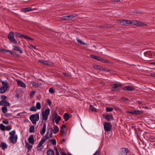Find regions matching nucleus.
<instances>
[{
  "label": "nucleus",
  "instance_id": "obj_1",
  "mask_svg": "<svg viewBox=\"0 0 155 155\" xmlns=\"http://www.w3.org/2000/svg\"><path fill=\"white\" fill-rule=\"evenodd\" d=\"M9 134L10 135L8 138L9 140L11 143L15 144L17 142L18 139V136L16 134L15 130L10 131Z\"/></svg>",
  "mask_w": 155,
  "mask_h": 155
},
{
  "label": "nucleus",
  "instance_id": "obj_2",
  "mask_svg": "<svg viewBox=\"0 0 155 155\" xmlns=\"http://www.w3.org/2000/svg\"><path fill=\"white\" fill-rule=\"evenodd\" d=\"M39 115L38 114H33L30 115L29 119L33 124H36V122L39 120Z\"/></svg>",
  "mask_w": 155,
  "mask_h": 155
},
{
  "label": "nucleus",
  "instance_id": "obj_3",
  "mask_svg": "<svg viewBox=\"0 0 155 155\" xmlns=\"http://www.w3.org/2000/svg\"><path fill=\"white\" fill-rule=\"evenodd\" d=\"M8 39L11 42L15 44L17 43V41L14 38V34L13 32L12 31H10L8 34Z\"/></svg>",
  "mask_w": 155,
  "mask_h": 155
},
{
  "label": "nucleus",
  "instance_id": "obj_4",
  "mask_svg": "<svg viewBox=\"0 0 155 155\" xmlns=\"http://www.w3.org/2000/svg\"><path fill=\"white\" fill-rule=\"evenodd\" d=\"M103 125L105 132H109L111 130L112 125L111 123L105 122L104 123Z\"/></svg>",
  "mask_w": 155,
  "mask_h": 155
},
{
  "label": "nucleus",
  "instance_id": "obj_5",
  "mask_svg": "<svg viewBox=\"0 0 155 155\" xmlns=\"http://www.w3.org/2000/svg\"><path fill=\"white\" fill-rule=\"evenodd\" d=\"M110 86L112 87V88L111 89V91H119L120 90V89L119 88V87H121L122 85L116 83L111 84Z\"/></svg>",
  "mask_w": 155,
  "mask_h": 155
},
{
  "label": "nucleus",
  "instance_id": "obj_6",
  "mask_svg": "<svg viewBox=\"0 0 155 155\" xmlns=\"http://www.w3.org/2000/svg\"><path fill=\"white\" fill-rule=\"evenodd\" d=\"M50 109L48 108L45 111L42 112V117L44 120H47L48 116L50 114Z\"/></svg>",
  "mask_w": 155,
  "mask_h": 155
},
{
  "label": "nucleus",
  "instance_id": "obj_7",
  "mask_svg": "<svg viewBox=\"0 0 155 155\" xmlns=\"http://www.w3.org/2000/svg\"><path fill=\"white\" fill-rule=\"evenodd\" d=\"M52 128L51 127H49L47 129V131L46 134L45 136V137L47 139H49L52 137Z\"/></svg>",
  "mask_w": 155,
  "mask_h": 155
},
{
  "label": "nucleus",
  "instance_id": "obj_8",
  "mask_svg": "<svg viewBox=\"0 0 155 155\" xmlns=\"http://www.w3.org/2000/svg\"><path fill=\"white\" fill-rule=\"evenodd\" d=\"M131 21L130 20L121 19L118 21L117 23L120 25H124L131 24Z\"/></svg>",
  "mask_w": 155,
  "mask_h": 155
},
{
  "label": "nucleus",
  "instance_id": "obj_9",
  "mask_svg": "<svg viewBox=\"0 0 155 155\" xmlns=\"http://www.w3.org/2000/svg\"><path fill=\"white\" fill-rule=\"evenodd\" d=\"M15 36L19 37H23L24 38L27 39V40H33L34 39L33 38H31L30 37L28 36L24 35L15 32Z\"/></svg>",
  "mask_w": 155,
  "mask_h": 155
},
{
  "label": "nucleus",
  "instance_id": "obj_10",
  "mask_svg": "<svg viewBox=\"0 0 155 155\" xmlns=\"http://www.w3.org/2000/svg\"><path fill=\"white\" fill-rule=\"evenodd\" d=\"M128 149L127 148H121L118 153V155H127Z\"/></svg>",
  "mask_w": 155,
  "mask_h": 155
},
{
  "label": "nucleus",
  "instance_id": "obj_11",
  "mask_svg": "<svg viewBox=\"0 0 155 155\" xmlns=\"http://www.w3.org/2000/svg\"><path fill=\"white\" fill-rule=\"evenodd\" d=\"M76 15L74 14H70L67 16L62 17L61 19L62 20H69L71 19L76 17Z\"/></svg>",
  "mask_w": 155,
  "mask_h": 155
},
{
  "label": "nucleus",
  "instance_id": "obj_12",
  "mask_svg": "<svg viewBox=\"0 0 155 155\" xmlns=\"http://www.w3.org/2000/svg\"><path fill=\"white\" fill-rule=\"evenodd\" d=\"M145 55L146 56L150 58L153 56L155 57V52L153 51H147L145 53Z\"/></svg>",
  "mask_w": 155,
  "mask_h": 155
},
{
  "label": "nucleus",
  "instance_id": "obj_13",
  "mask_svg": "<svg viewBox=\"0 0 155 155\" xmlns=\"http://www.w3.org/2000/svg\"><path fill=\"white\" fill-rule=\"evenodd\" d=\"M132 24L134 25L137 26H143L144 25H146L144 24L143 22L137 21L134 20L131 21Z\"/></svg>",
  "mask_w": 155,
  "mask_h": 155
},
{
  "label": "nucleus",
  "instance_id": "obj_14",
  "mask_svg": "<svg viewBox=\"0 0 155 155\" xmlns=\"http://www.w3.org/2000/svg\"><path fill=\"white\" fill-rule=\"evenodd\" d=\"M128 112L129 114H141L143 113L142 111L135 110H133L131 111H128Z\"/></svg>",
  "mask_w": 155,
  "mask_h": 155
},
{
  "label": "nucleus",
  "instance_id": "obj_15",
  "mask_svg": "<svg viewBox=\"0 0 155 155\" xmlns=\"http://www.w3.org/2000/svg\"><path fill=\"white\" fill-rule=\"evenodd\" d=\"M16 81L18 85L20 87L23 88H25L26 85L21 80H17Z\"/></svg>",
  "mask_w": 155,
  "mask_h": 155
},
{
  "label": "nucleus",
  "instance_id": "obj_16",
  "mask_svg": "<svg viewBox=\"0 0 155 155\" xmlns=\"http://www.w3.org/2000/svg\"><path fill=\"white\" fill-rule=\"evenodd\" d=\"M46 125L45 123L43 124L42 128L40 130V133L43 136L45 134L46 130Z\"/></svg>",
  "mask_w": 155,
  "mask_h": 155
},
{
  "label": "nucleus",
  "instance_id": "obj_17",
  "mask_svg": "<svg viewBox=\"0 0 155 155\" xmlns=\"http://www.w3.org/2000/svg\"><path fill=\"white\" fill-rule=\"evenodd\" d=\"M28 142L31 144H33L34 143V138L33 135H31L28 138Z\"/></svg>",
  "mask_w": 155,
  "mask_h": 155
},
{
  "label": "nucleus",
  "instance_id": "obj_18",
  "mask_svg": "<svg viewBox=\"0 0 155 155\" xmlns=\"http://www.w3.org/2000/svg\"><path fill=\"white\" fill-rule=\"evenodd\" d=\"M104 117L105 119L108 121H110V120H112L114 119L113 116L111 114H108L105 115Z\"/></svg>",
  "mask_w": 155,
  "mask_h": 155
},
{
  "label": "nucleus",
  "instance_id": "obj_19",
  "mask_svg": "<svg viewBox=\"0 0 155 155\" xmlns=\"http://www.w3.org/2000/svg\"><path fill=\"white\" fill-rule=\"evenodd\" d=\"M134 88L131 86H126L124 87L123 88V90L124 91H133L134 90Z\"/></svg>",
  "mask_w": 155,
  "mask_h": 155
},
{
  "label": "nucleus",
  "instance_id": "obj_20",
  "mask_svg": "<svg viewBox=\"0 0 155 155\" xmlns=\"http://www.w3.org/2000/svg\"><path fill=\"white\" fill-rule=\"evenodd\" d=\"M0 147L4 150L7 148V145L5 143L2 142L0 144Z\"/></svg>",
  "mask_w": 155,
  "mask_h": 155
},
{
  "label": "nucleus",
  "instance_id": "obj_21",
  "mask_svg": "<svg viewBox=\"0 0 155 155\" xmlns=\"http://www.w3.org/2000/svg\"><path fill=\"white\" fill-rule=\"evenodd\" d=\"M37 147V151H41L44 147V146L40 143L38 144Z\"/></svg>",
  "mask_w": 155,
  "mask_h": 155
},
{
  "label": "nucleus",
  "instance_id": "obj_22",
  "mask_svg": "<svg viewBox=\"0 0 155 155\" xmlns=\"http://www.w3.org/2000/svg\"><path fill=\"white\" fill-rule=\"evenodd\" d=\"M59 128L58 126H55L53 127L52 131L54 134H55L59 131Z\"/></svg>",
  "mask_w": 155,
  "mask_h": 155
},
{
  "label": "nucleus",
  "instance_id": "obj_23",
  "mask_svg": "<svg viewBox=\"0 0 155 155\" xmlns=\"http://www.w3.org/2000/svg\"><path fill=\"white\" fill-rule=\"evenodd\" d=\"M33 10V9L31 8H22L21 9V11L22 12H26L32 11Z\"/></svg>",
  "mask_w": 155,
  "mask_h": 155
},
{
  "label": "nucleus",
  "instance_id": "obj_24",
  "mask_svg": "<svg viewBox=\"0 0 155 155\" xmlns=\"http://www.w3.org/2000/svg\"><path fill=\"white\" fill-rule=\"evenodd\" d=\"M64 120L65 121H68L70 118V116L69 114L68 113H65L64 114L63 116Z\"/></svg>",
  "mask_w": 155,
  "mask_h": 155
},
{
  "label": "nucleus",
  "instance_id": "obj_25",
  "mask_svg": "<svg viewBox=\"0 0 155 155\" xmlns=\"http://www.w3.org/2000/svg\"><path fill=\"white\" fill-rule=\"evenodd\" d=\"M47 155H54V151L51 149H48L47 151Z\"/></svg>",
  "mask_w": 155,
  "mask_h": 155
},
{
  "label": "nucleus",
  "instance_id": "obj_26",
  "mask_svg": "<svg viewBox=\"0 0 155 155\" xmlns=\"http://www.w3.org/2000/svg\"><path fill=\"white\" fill-rule=\"evenodd\" d=\"M13 47H14L13 48V50H17L18 51H19V53L20 54H21L22 53V50H20L19 47L18 46H13Z\"/></svg>",
  "mask_w": 155,
  "mask_h": 155
},
{
  "label": "nucleus",
  "instance_id": "obj_27",
  "mask_svg": "<svg viewBox=\"0 0 155 155\" xmlns=\"http://www.w3.org/2000/svg\"><path fill=\"white\" fill-rule=\"evenodd\" d=\"M25 146L27 147L28 148L27 152H29L31 150L32 147V146L31 145L28 143H26Z\"/></svg>",
  "mask_w": 155,
  "mask_h": 155
},
{
  "label": "nucleus",
  "instance_id": "obj_28",
  "mask_svg": "<svg viewBox=\"0 0 155 155\" xmlns=\"http://www.w3.org/2000/svg\"><path fill=\"white\" fill-rule=\"evenodd\" d=\"M7 90V88L5 87V86H2L0 87V93H5Z\"/></svg>",
  "mask_w": 155,
  "mask_h": 155
},
{
  "label": "nucleus",
  "instance_id": "obj_29",
  "mask_svg": "<svg viewBox=\"0 0 155 155\" xmlns=\"http://www.w3.org/2000/svg\"><path fill=\"white\" fill-rule=\"evenodd\" d=\"M90 57L91 58H94L95 59L97 60H98L99 61H100V60L101 58V57H99L98 56H95V55H90Z\"/></svg>",
  "mask_w": 155,
  "mask_h": 155
},
{
  "label": "nucleus",
  "instance_id": "obj_30",
  "mask_svg": "<svg viewBox=\"0 0 155 155\" xmlns=\"http://www.w3.org/2000/svg\"><path fill=\"white\" fill-rule=\"evenodd\" d=\"M89 107H90V109L91 111H94L95 112H97V109L95 107H93V106L92 105H90Z\"/></svg>",
  "mask_w": 155,
  "mask_h": 155
},
{
  "label": "nucleus",
  "instance_id": "obj_31",
  "mask_svg": "<svg viewBox=\"0 0 155 155\" xmlns=\"http://www.w3.org/2000/svg\"><path fill=\"white\" fill-rule=\"evenodd\" d=\"M58 114L57 112L56 111H55L53 112L52 115V120H54V119L57 117L58 116Z\"/></svg>",
  "mask_w": 155,
  "mask_h": 155
},
{
  "label": "nucleus",
  "instance_id": "obj_32",
  "mask_svg": "<svg viewBox=\"0 0 155 155\" xmlns=\"http://www.w3.org/2000/svg\"><path fill=\"white\" fill-rule=\"evenodd\" d=\"M61 117L59 115L57 117V118H55V122L56 124H58L59 123V121L61 120Z\"/></svg>",
  "mask_w": 155,
  "mask_h": 155
},
{
  "label": "nucleus",
  "instance_id": "obj_33",
  "mask_svg": "<svg viewBox=\"0 0 155 155\" xmlns=\"http://www.w3.org/2000/svg\"><path fill=\"white\" fill-rule=\"evenodd\" d=\"M31 83L32 84L33 87L36 88L38 87H39V84L38 83H35V82L34 81H32L31 82Z\"/></svg>",
  "mask_w": 155,
  "mask_h": 155
},
{
  "label": "nucleus",
  "instance_id": "obj_34",
  "mask_svg": "<svg viewBox=\"0 0 155 155\" xmlns=\"http://www.w3.org/2000/svg\"><path fill=\"white\" fill-rule=\"evenodd\" d=\"M48 141L51 142L54 145H56V140L54 139L49 140Z\"/></svg>",
  "mask_w": 155,
  "mask_h": 155
},
{
  "label": "nucleus",
  "instance_id": "obj_35",
  "mask_svg": "<svg viewBox=\"0 0 155 155\" xmlns=\"http://www.w3.org/2000/svg\"><path fill=\"white\" fill-rule=\"evenodd\" d=\"M34 129H35L34 126H31L29 128V133H32L34 132Z\"/></svg>",
  "mask_w": 155,
  "mask_h": 155
},
{
  "label": "nucleus",
  "instance_id": "obj_36",
  "mask_svg": "<svg viewBox=\"0 0 155 155\" xmlns=\"http://www.w3.org/2000/svg\"><path fill=\"white\" fill-rule=\"evenodd\" d=\"M36 107L37 109L38 110H39L41 108V106L40 102H38L37 103Z\"/></svg>",
  "mask_w": 155,
  "mask_h": 155
},
{
  "label": "nucleus",
  "instance_id": "obj_37",
  "mask_svg": "<svg viewBox=\"0 0 155 155\" xmlns=\"http://www.w3.org/2000/svg\"><path fill=\"white\" fill-rule=\"evenodd\" d=\"M1 109L2 112L4 113H6L7 111V108L6 106L3 107Z\"/></svg>",
  "mask_w": 155,
  "mask_h": 155
},
{
  "label": "nucleus",
  "instance_id": "obj_38",
  "mask_svg": "<svg viewBox=\"0 0 155 155\" xmlns=\"http://www.w3.org/2000/svg\"><path fill=\"white\" fill-rule=\"evenodd\" d=\"M60 133L61 134V136L62 137H63L65 136L66 134V133L64 132V131L62 129H60Z\"/></svg>",
  "mask_w": 155,
  "mask_h": 155
},
{
  "label": "nucleus",
  "instance_id": "obj_39",
  "mask_svg": "<svg viewBox=\"0 0 155 155\" xmlns=\"http://www.w3.org/2000/svg\"><path fill=\"white\" fill-rule=\"evenodd\" d=\"M37 110V109L36 107L34 106H32L30 108V110L32 111H36Z\"/></svg>",
  "mask_w": 155,
  "mask_h": 155
},
{
  "label": "nucleus",
  "instance_id": "obj_40",
  "mask_svg": "<svg viewBox=\"0 0 155 155\" xmlns=\"http://www.w3.org/2000/svg\"><path fill=\"white\" fill-rule=\"evenodd\" d=\"M77 42L79 43L80 44L82 45H85L86 44L83 42L81 40L78 39V38H77Z\"/></svg>",
  "mask_w": 155,
  "mask_h": 155
},
{
  "label": "nucleus",
  "instance_id": "obj_41",
  "mask_svg": "<svg viewBox=\"0 0 155 155\" xmlns=\"http://www.w3.org/2000/svg\"><path fill=\"white\" fill-rule=\"evenodd\" d=\"M93 67L94 68L98 70H100L101 68V67L100 66L97 65H93Z\"/></svg>",
  "mask_w": 155,
  "mask_h": 155
},
{
  "label": "nucleus",
  "instance_id": "obj_42",
  "mask_svg": "<svg viewBox=\"0 0 155 155\" xmlns=\"http://www.w3.org/2000/svg\"><path fill=\"white\" fill-rule=\"evenodd\" d=\"M5 126L3 124H0V129L2 131L5 130Z\"/></svg>",
  "mask_w": 155,
  "mask_h": 155
},
{
  "label": "nucleus",
  "instance_id": "obj_43",
  "mask_svg": "<svg viewBox=\"0 0 155 155\" xmlns=\"http://www.w3.org/2000/svg\"><path fill=\"white\" fill-rule=\"evenodd\" d=\"M47 139L45 137H43L41 139L39 143H41V144H42Z\"/></svg>",
  "mask_w": 155,
  "mask_h": 155
},
{
  "label": "nucleus",
  "instance_id": "obj_44",
  "mask_svg": "<svg viewBox=\"0 0 155 155\" xmlns=\"http://www.w3.org/2000/svg\"><path fill=\"white\" fill-rule=\"evenodd\" d=\"M113 110L112 108H110L107 107L106 108V110L107 112H111Z\"/></svg>",
  "mask_w": 155,
  "mask_h": 155
},
{
  "label": "nucleus",
  "instance_id": "obj_45",
  "mask_svg": "<svg viewBox=\"0 0 155 155\" xmlns=\"http://www.w3.org/2000/svg\"><path fill=\"white\" fill-rule=\"evenodd\" d=\"M6 101L5 100H2L0 101V105L1 106L4 105Z\"/></svg>",
  "mask_w": 155,
  "mask_h": 155
},
{
  "label": "nucleus",
  "instance_id": "obj_46",
  "mask_svg": "<svg viewBox=\"0 0 155 155\" xmlns=\"http://www.w3.org/2000/svg\"><path fill=\"white\" fill-rule=\"evenodd\" d=\"M49 91L50 93H51L52 94L54 93L55 92L54 90L52 88H50L49 89Z\"/></svg>",
  "mask_w": 155,
  "mask_h": 155
},
{
  "label": "nucleus",
  "instance_id": "obj_47",
  "mask_svg": "<svg viewBox=\"0 0 155 155\" xmlns=\"http://www.w3.org/2000/svg\"><path fill=\"white\" fill-rule=\"evenodd\" d=\"M2 84L3 85V86H5V87H7L8 84L6 82L4 81H2Z\"/></svg>",
  "mask_w": 155,
  "mask_h": 155
},
{
  "label": "nucleus",
  "instance_id": "obj_48",
  "mask_svg": "<svg viewBox=\"0 0 155 155\" xmlns=\"http://www.w3.org/2000/svg\"><path fill=\"white\" fill-rule=\"evenodd\" d=\"M42 64H44L45 65H48V61L45 60H43Z\"/></svg>",
  "mask_w": 155,
  "mask_h": 155
},
{
  "label": "nucleus",
  "instance_id": "obj_49",
  "mask_svg": "<svg viewBox=\"0 0 155 155\" xmlns=\"http://www.w3.org/2000/svg\"><path fill=\"white\" fill-rule=\"evenodd\" d=\"M12 129V126L11 125L8 126L6 127V130L7 131H9Z\"/></svg>",
  "mask_w": 155,
  "mask_h": 155
},
{
  "label": "nucleus",
  "instance_id": "obj_50",
  "mask_svg": "<svg viewBox=\"0 0 155 155\" xmlns=\"http://www.w3.org/2000/svg\"><path fill=\"white\" fill-rule=\"evenodd\" d=\"M1 97L2 100H5L7 98V97L6 96L4 95L1 96Z\"/></svg>",
  "mask_w": 155,
  "mask_h": 155
},
{
  "label": "nucleus",
  "instance_id": "obj_51",
  "mask_svg": "<svg viewBox=\"0 0 155 155\" xmlns=\"http://www.w3.org/2000/svg\"><path fill=\"white\" fill-rule=\"evenodd\" d=\"M35 92H36L35 91H31V92L30 93V94H29L30 96H32L35 93Z\"/></svg>",
  "mask_w": 155,
  "mask_h": 155
},
{
  "label": "nucleus",
  "instance_id": "obj_52",
  "mask_svg": "<svg viewBox=\"0 0 155 155\" xmlns=\"http://www.w3.org/2000/svg\"><path fill=\"white\" fill-rule=\"evenodd\" d=\"M46 102L48 103L49 105H50L52 104L51 101L49 99L47 100Z\"/></svg>",
  "mask_w": 155,
  "mask_h": 155
},
{
  "label": "nucleus",
  "instance_id": "obj_53",
  "mask_svg": "<svg viewBox=\"0 0 155 155\" xmlns=\"http://www.w3.org/2000/svg\"><path fill=\"white\" fill-rule=\"evenodd\" d=\"M2 123L4 124H6V125L8 124L9 123L8 121L7 120H3L2 121Z\"/></svg>",
  "mask_w": 155,
  "mask_h": 155
},
{
  "label": "nucleus",
  "instance_id": "obj_54",
  "mask_svg": "<svg viewBox=\"0 0 155 155\" xmlns=\"http://www.w3.org/2000/svg\"><path fill=\"white\" fill-rule=\"evenodd\" d=\"M63 75L64 76L66 77H70V75L69 74H68L66 73H63Z\"/></svg>",
  "mask_w": 155,
  "mask_h": 155
},
{
  "label": "nucleus",
  "instance_id": "obj_55",
  "mask_svg": "<svg viewBox=\"0 0 155 155\" xmlns=\"http://www.w3.org/2000/svg\"><path fill=\"white\" fill-rule=\"evenodd\" d=\"M8 51H9V50H6L5 49H2L1 52L3 53H6L7 52H8Z\"/></svg>",
  "mask_w": 155,
  "mask_h": 155
},
{
  "label": "nucleus",
  "instance_id": "obj_56",
  "mask_svg": "<svg viewBox=\"0 0 155 155\" xmlns=\"http://www.w3.org/2000/svg\"><path fill=\"white\" fill-rule=\"evenodd\" d=\"M10 105L9 103L6 101L5 103V104L4 105V106H6L7 107V106H8Z\"/></svg>",
  "mask_w": 155,
  "mask_h": 155
},
{
  "label": "nucleus",
  "instance_id": "obj_57",
  "mask_svg": "<svg viewBox=\"0 0 155 155\" xmlns=\"http://www.w3.org/2000/svg\"><path fill=\"white\" fill-rule=\"evenodd\" d=\"M100 152L98 150H97L95 153L93 155H99Z\"/></svg>",
  "mask_w": 155,
  "mask_h": 155
},
{
  "label": "nucleus",
  "instance_id": "obj_58",
  "mask_svg": "<svg viewBox=\"0 0 155 155\" xmlns=\"http://www.w3.org/2000/svg\"><path fill=\"white\" fill-rule=\"evenodd\" d=\"M121 99L123 100L124 101H127L128 100L127 98L125 97H122L121 98Z\"/></svg>",
  "mask_w": 155,
  "mask_h": 155
},
{
  "label": "nucleus",
  "instance_id": "obj_59",
  "mask_svg": "<svg viewBox=\"0 0 155 155\" xmlns=\"http://www.w3.org/2000/svg\"><path fill=\"white\" fill-rule=\"evenodd\" d=\"M66 127V126L65 124H63L61 128V129H64Z\"/></svg>",
  "mask_w": 155,
  "mask_h": 155
},
{
  "label": "nucleus",
  "instance_id": "obj_60",
  "mask_svg": "<svg viewBox=\"0 0 155 155\" xmlns=\"http://www.w3.org/2000/svg\"><path fill=\"white\" fill-rule=\"evenodd\" d=\"M56 155H60L59 152L57 148H56Z\"/></svg>",
  "mask_w": 155,
  "mask_h": 155
},
{
  "label": "nucleus",
  "instance_id": "obj_61",
  "mask_svg": "<svg viewBox=\"0 0 155 155\" xmlns=\"http://www.w3.org/2000/svg\"><path fill=\"white\" fill-rule=\"evenodd\" d=\"M43 60H38V62L42 64V61Z\"/></svg>",
  "mask_w": 155,
  "mask_h": 155
},
{
  "label": "nucleus",
  "instance_id": "obj_62",
  "mask_svg": "<svg viewBox=\"0 0 155 155\" xmlns=\"http://www.w3.org/2000/svg\"><path fill=\"white\" fill-rule=\"evenodd\" d=\"M104 59H103L102 58H101L99 61H101V62L104 63Z\"/></svg>",
  "mask_w": 155,
  "mask_h": 155
},
{
  "label": "nucleus",
  "instance_id": "obj_63",
  "mask_svg": "<svg viewBox=\"0 0 155 155\" xmlns=\"http://www.w3.org/2000/svg\"><path fill=\"white\" fill-rule=\"evenodd\" d=\"M151 75L152 77H155V73H151Z\"/></svg>",
  "mask_w": 155,
  "mask_h": 155
},
{
  "label": "nucleus",
  "instance_id": "obj_64",
  "mask_svg": "<svg viewBox=\"0 0 155 155\" xmlns=\"http://www.w3.org/2000/svg\"><path fill=\"white\" fill-rule=\"evenodd\" d=\"M60 153L61 155H63L64 154H65V153H64V152H62V151H61L60 152Z\"/></svg>",
  "mask_w": 155,
  "mask_h": 155
}]
</instances>
